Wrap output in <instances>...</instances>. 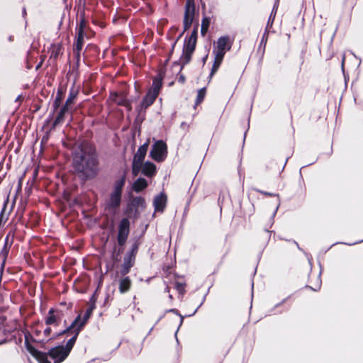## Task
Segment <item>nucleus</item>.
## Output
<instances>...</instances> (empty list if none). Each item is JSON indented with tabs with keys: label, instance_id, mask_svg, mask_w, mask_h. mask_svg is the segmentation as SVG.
Returning a JSON list of instances; mask_svg holds the SVG:
<instances>
[{
	"label": "nucleus",
	"instance_id": "c9c22d12",
	"mask_svg": "<svg viewBox=\"0 0 363 363\" xmlns=\"http://www.w3.org/2000/svg\"><path fill=\"white\" fill-rule=\"evenodd\" d=\"M142 164L133 161L132 163V172L134 176H137L140 171H142Z\"/></svg>",
	"mask_w": 363,
	"mask_h": 363
},
{
	"label": "nucleus",
	"instance_id": "2f4dec72",
	"mask_svg": "<svg viewBox=\"0 0 363 363\" xmlns=\"http://www.w3.org/2000/svg\"><path fill=\"white\" fill-rule=\"evenodd\" d=\"M92 313L93 312L91 311V309H86L82 319L81 318V320L79 321L80 323H79V325L78 328H79L82 330L84 329L88 320L90 318Z\"/></svg>",
	"mask_w": 363,
	"mask_h": 363
},
{
	"label": "nucleus",
	"instance_id": "f03ea898",
	"mask_svg": "<svg viewBox=\"0 0 363 363\" xmlns=\"http://www.w3.org/2000/svg\"><path fill=\"white\" fill-rule=\"evenodd\" d=\"M29 337H31V335L26 331L25 333V347L38 363H51L48 358V356L54 361V363H62L69 354L64 348V345L52 347L48 352L39 351L29 342Z\"/></svg>",
	"mask_w": 363,
	"mask_h": 363
},
{
	"label": "nucleus",
	"instance_id": "f8f14e48",
	"mask_svg": "<svg viewBox=\"0 0 363 363\" xmlns=\"http://www.w3.org/2000/svg\"><path fill=\"white\" fill-rule=\"evenodd\" d=\"M66 94V87L63 86H60L57 91V94L55 99L52 103V113L50 114L49 118L47 119L46 123H48L51 119L55 111L58 110L60 106H61V103L65 96Z\"/></svg>",
	"mask_w": 363,
	"mask_h": 363
},
{
	"label": "nucleus",
	"instance_id": "c756f323",
	"mask_svg": "<svg viewBox=\"0 0 363 363\" xmlns=\"http://www.w3.org/2000/svg\"><path fill=\"white\" fill-rule=\"evenodd\" d=\"M99 52V49L98 46L95 44H88L84 50V55H88L90 53L92 55H97Z\"/></svg>",
	"mask_w": 363,
	"mask_h": 363
},
{
	"label": "nucleus",
	"instance_id": "f704fd0d",
	"mask_svg": "<svg viewBox=\"0 0 363 363\" xmlns=\"http://www.w3.org/2000/svg\"><path fill=\"white\" fill-rule=\"evenodd\" d=\"M6 203H4L0 213V227L4 225L9 219V214L6 213Z\"/></svg>",
	"mask_w": 363,
	"mask_h": 363
},
{
	"label": "nucleus",
	"instance_id": "13d9d810",
	"mask_svg": "<svg viewBox=\"0 0 363 363\" xmlns=\"http://www.w3.org/2000/svg\"><path fill=\"white\" fill-rule=\"evenodd\" d=\"M40 58H41L40 62H44V60H45V55H41V56H40Z\"/></svg>",
	"mask_w": 363,
	"mask_h": 363
},
{
	"label": "nucleus",
	"instance_id": "1a4fd4ad",
	"mask_svg": "<svg viewBox=\"0 0 363 363\" xmlns=\"http://www.w3.org/2000/svg\"><path fill=\"white\" fill-rule=\"evenodd\" d=\"M86 35L82 34V28H79V31H75V36L73 43V53L77 60V65L78 66L81 57V52L84 44V38Z\"/></svg>",
	"mask_w": 363,
	"mask_h": 363
},
{
	"label": "nucleus",
	"instance_id": "09e8293b",
	"mask_svg": "<svg viewBox=\"0 0 363 363\" xmlns=\"http://www.w3.org/2000/svg\"><path fill=\"white\" fill-rule=\"evenodd\" d=\"M96 308V304L94 303H91L90 306L87 309H91V311L93 312V311Z\"/></svg>",
	"mask_w": 363,
	"mask_h": 363
},
{
	"label": "nucleus",
	"instance_id": "f257e3e1",
	"mask_svg": "<svg viewBox=\"0 0 363 363\" xmlns=\"http://www.w3.org/2000/svg\"><path fill=\"white\" fill-rule=\"evenodd\" d=\"M73 167L84 179H91L97 175L98 155L92 144L84 141L79 145V150L75 152L73 157Z\"/></svg>",
	"mask_w": 363,
	"mask_h": 363
},
{
	"label": "nucleus",
	"instance_id": "79ce46f5",
	"mask_svg": "<svg viewBox=\"0 0 363 363\" xmlns=\"http://www.w3.org/2000/svg\"><path fill=\"white\" fill-rule=\"evenodd\" d=\"M51 333L52 329L50 327H47L43 331V334L45 336V337H48L50 335Z\"/></svg>",
	"mask_w": 363,
	"mask_h": 363
},
{
	"label": "nucleus",
	"instance_id": "e433bc0d",
	"mask_svg": "<svg viewBox=\"0 0 363 363\" xmlns=\"http://www.w3.org/2000/svg\"><path fill=\"white\" fill-rule=\"evenodd\" d=\"M255 191H257V192H259L261 194H262L265 196H267V197H274V196H278V194H277L271 193V192H268V191H262V190H259V189H255Z\"/></svg>",
	"mask_w": 363,
	"mask_h": 363
},
{
	"label": "nucleus",
	"instance_id": "473e14b6",
	"mask_svg": "<svg viewBox=\"0 0 363 363\" xmlns=\"http://www.w3.org/2000/svg\"><path fill=\"white\" fill-rule=\"evenodd\" d=\"M206 94V87H203V88L200 89L198 91V94H197V96H196L195 104L196 105L201 104L203 102V101L204 100Z\"/></svg>",
	"mask_w": 363,
	"mask_h": 363
},
{
	"label": "nucleus",
	"instance_id": "bb28decb",
	"mask_svg": "<svg viewBox=\"0 0 363 363\" xmlns=\"http://www.w3.org/2000/svg\"><path fill=\"white\" fill-rule=\"evenodd\" d=\"M126 179L125 174H123L118 179L116 180L113 184V192L122 194L123 189L125 186Z\"/></svg>",
	"mask_w": 363,
	"mask_h": 363
},
{
	"label": "nucleus",
	"instance_id": "a18cd8bd",
	"mask_svg": "<svg viewBox=\"0 0 363 363\" xmlns=\"http://www.w3.org/2000/svg\"><path fill=\"white\" fill-rule=\"evenodd\" d=\"M16 344H21L22 342V335L19 334V337L16 340H13Z\"/></svg>",
	"mask_w": 363,
	"mask_h": 363
},
{
	"label": "nucleus",
	"instance_id": "de8ad7c7",
	"mask_svg": "<svg viewBox=\"0 0 363 363\" xmlns=\"http://www.w3.org/2000/svg\"><path fill=\"white\" fill-rule=\"evenodd\" d=\"M123 252V246H120L118 249H116V252L118 253L120 255Z\"/></svg>",
	"mask_w": 363,
	"mask_h": 363
},
{
	"label": "nucleus",
	"instance_id": "603ef678",
	"mask_svg": "<svg viewBox=\"0 0 363 363\" xmlns=\"http://www.w3.org/2000/svg\"><path fill=\"white\" fill-rule=\"evenodd\" d=\"M171 58L168 57L167 58V60L164 61V66H167V64L169 63V60H170Z\"/></svg>",
	"mask_w": 363,
	"mask_h": 363
},
{
	"label": "nucleus",
	"instance_id": "4d7b16f0",
	"mask_svg": "<svg viewBox=\"0 0 363 363\" xmlns=\"http://www.w3.org/2000/svg\"><path fill=\"white\" fill-rule=\"evenodd\" d=\"M27 68H28V69H31V68H32V65H31L28 62H27Z\"/></svg>",
	"mask_w": 363,
	"mask_h": 363
},
{
	"label": "nucleus",
	"instance_id": "9b49d317",
	"mask_svg": "<svg viewBox=\"0 0 363 363\" xmlns=\"http://www.w3.org/2000/svg\"><path fill=\"white\" fill-rule=\"evenodd\" d=\"M70 108L63 104L58 108L55 120L53 121L50 127V130H55L58 125H62L65 122L66 115L69 114Z\"/></svg>",
	"mask_w": 363,
	"mask_h": 363
},
{
	"label": "nucleus",
	"instance_id": "ea45409f",
	"mask_svg": "<svg viewBox=\"0 0 363 363\" xmlns=\"http://www.w3.org/2000/svg\"><path fill=\"white\" fill-rule=\"evenodd\" d=\"M120 255L118 253L116 252V248L115 247L114 248V250L112 253V259L113 260L114 262H119L120 260Z\"/></svg>",
	"mask_w": 363,
	"mask_h": 363
},
{
	"label": "nucleus",
	"instance_id": "bf43d9fd",
	"mask_svg": "<svg viewBox=\"0 0 363 363\" xmlns=\"http://www.w3.org/2000/svg\"><path fill=\"white\" fill-rule=\"evenodd\" d=\"M40 333V330H36L35 331V334L36 335H38Z\"/></svg>",
	"mask_w": 363,
	"mask_h": 363
},
{
	"label": "nucleus",
	"instance_id": "dca6fc26",
	"mask_svg": "<svg viewBox=\"0 0 363 363\" xmlns=\"http://www.w3.org/2000/svg\"><path fill=\"white\" fill-rule=\"evenodd\" d=\"M167 202V196L164 193L162 192L160 194L157 195L153 201V206L155 208V211L156 212H163Z\"/></svg>",
	"mask_w": 363,
	"mask_h": 363
},
{
	"label": "nucleus",
	"instance_id": "423d86ee",
	"mask_svg": "<svg viewBox=\"0 0 363 363\" xmlns=\"http://www.w3.org/2000/svg\"><path fill=\"white\" fill-rule=\"evenodd\" d=\"M195 9L196 6L194 0H186L185 4V11L183 21L184 30L179 36V38L191 26L194 18Z\"/></svg>",
	"mask_w": 363,
	"mask_h": 363
},
{
	"label": "nucleus",
	"instance_id": "8fccbe9b",
	"mask_svg": "<svg viewBox=\"0 0 363 363\" xmlns=\"http://www.w3.org/2000/svg\"><path fill=\"white\" fill-rule=\"evenodd\" d=\"M43 62L40 61V62L36 65L35 69L36 70L39 69L41 67V66L43 65Z\"/></svg>",
	"mask_w": 363,
	"mask_h": 363
},
{
	"label": "nucleus",
	"instance_id": "412c9836",
	"mask_svg": "<svg viewBox=\"0 0 363 363\" xmlns=\"http://www.w3.org/2000/svg\"><path fill=\"white\" fill-rule=\"evenodd\" d=\"M159 95L148 90L141 102V109H147L152 106Z\"/></svg>",
	"mask_w": 363,
	"mask_h": 363
},
{
	"label": "nucleus",
	"instance_id": "7c9ffc66",
	"mask_svg": "<svg viewBox=\"0 0 363 363\" xmlns=\"http://www.w3.org/2000/svg\"><path fill=\"white\" fill-rule=\"evenodd\" d=\"M131 205L135 208H138V207H145V200L142 196L134 197L131 201Z\"/></svg>",
	"mask_w": 363,
	"mask_h": 363
},
{
	"label": "nucleus",
	"instance_id": "680f3d73",
	"mask_svg": "<svg viewBox=\"0 0 363 363\" xmlns=\"http://www.w3.org/2000/svg\"><path fill=\"white\" fill-rule=\"evenodd\" d=\"M72 303H69V307L68 308H72Z\"/></svg>",
	"mask_w": 363,
	"mask_h": 363
},
{
	"label": "nucleus",
	"instance_id": "6e6552de",
	"mask_svg": "<svg viewBox=\"0 0 363 363\" xmlns=\"http://www.w3.org/2000/svg\"><path fill=\"white\" fill-rule=\"evenodd\" d=\"M130 233V221L127 218H123L119 223L117 235L118 245L124 246Z\"/></svg>",
	"mask_w": 363,
	"mask_h": 363
},
{
	"label": "nucleus",
	"instance_id": "7ed1b4c3",
	"mask_svg": "<svg viewBox=\"0 0 363 363\" xmlns=\"http://www.w3.org/2000/svg\"><path fill=\"white\" fill-rule=\"evenodd\" d=\"M198 28L199 23H197L195 25L190 36L189 38H186L184 40L182 54L179 58V60L175 61L172 64L173 67L180 65V69L177 74V80L182 84H184L186 82V77L184 74L182 73V71L184 66L191 62L192 55L196 49L198 38Z\"/></svg>",
	"mask_w": 363,
	"mask_h": 363
},
{
	"label": "nucleus",
	"instance_id": "6e6d98bb",
	"mask_svg": "<svg viewBox=\"0 0 363 363\" xmlns=\"http://www.w3.org/2000/svg\"><path fill=\"white\" fill-rule=\"evenodd\" d=\"M169 312H173V313H177V312H178V311H177V309H175V308H174V309H171V310H169Z\"/></svg>",
	"mask_w": 363,
	"mask_h": 363
},
{
	"label": "nucleus",
	"instance_id": "20e7f679",
	"mask_svg": "<svg viewBox=\"0 0 363 363\" xmlns=\"http://www.w3.org/2000/svg\"><path fill=\"white\" fill-rule=\"evenodd\" d=\"M140 242L136 240L131 246V249L128 252L123 258V263L121 265L120 274L121 276L128 274L131 268L134 266L136 259V255L138 252Z\"/></svg>",
	"mask_w": 363,
	"mask_h": 363
},
{
	"label": "nucleus",
	"instance_id": "a878e982",
	"mask_svg": "<svg viewBox=\"0 0 363 363\" xmlns=\"http://www.w3.org/2000/svg\"><path fill=\"white\" fill-rule=\"evenodd\" d=\"M148 186V183L146 181L145 179L140 177L137 179L133 184V190L136 192L139 193L142 191L143 190L145 189Z\"/></svg>",
	"mask_w": 363,
	"mask_h": 363
},
{
	"label": "nucleus",
	"instance_id": "2eb2a0df",
	"mask_svg": "<svg viewBox=\"0 0 363 363\" xmlns=\"http://www.w3.org/2000/svg\"><path fill=\"white\" fill-rule=\"evenodd\" d=\"M81 27L82 28V34L86 35V38H89L90 34H94L85 18L84 11L80 13L79 21L77 22L75 31L79 32Z\"/></svg>",
	"mask_w": 363,
	"mask_h": 363
},
{
	"label": "nucleus",
	"instance_id": "4468645a",
	"mask_svg": "<svg viewBox=\"0 0 363 363\" xmlns=\"http://www.w3.org/2000/svg\"><path fill=\"white\" fill-rule=\"evenodd\" d=\"M64 50V47L61 43L52 44L48 50L50 53L49 61L56 64L59 57L63 55Z\"/></svg>",
	"mask_w": 363,
	"mask_h": 363
},
{
	"label": "nucleus",
	"instance_id": "774afa93",
	"mask_svg": "<svg viewBox=\"0 0 363 363\" xmlns=\"http://www.w3.org/2000/svg\"><path fill=\"white\" fill-rule=\"evenodd\" d=\"M92 22H93V23H94V24H96V21H94V20Z\"/></svg>",
	"mask_w": 363,
	"mask_h": 363
},
{
	"label": "nucleus",
	"instance_id": "69168bd1",
	"mask_svg": "<svg viewBox=\"0 0 363 363\" xmlns=\"http://www.w3.org/2000/svg\"><path fill=\"white\" fill-rule=\"evenodd\" d=\"M60 305L66 306V303H61Z\"/></svg>",
	"mask_w": 363,
	"mask_h": 363
},
{
	"label": "nucleus",
	"instance_id": "6ab92c4d",
	"mask_svg": "<svg viewBox=\"0 0 363 363\" xmlns=\"http://www.w3.org/2000/svg\"><path fill=\"white\" fill-rule=\"evenodd\" d=\"M149 146V141L145 143L143 145L139 147L137 152L133 157V162L137 163L143 164L145 155L147 154Z\"/></svg>",
	"mask_w": 363,
	"mask_h": 363
},
{
	"label": "nucleus",
	"instance_id": "5701e85b",
	"mask_svg": "<svg viewBox=\"0 0 363 363\" xmlns=\"http://www.w3.org/2000/svg\"><path fill=\"white\" fill-rule=\"evenodd\" d=\"M122 194L111 192L108 201L107 203L108 207L113 209L118 208L121 203Z\"/></svg>",
	"mask_w": 363,
	"mask_h": 363
},
{
	"label": "nucleus",
	"instance_id": "0e129e2a",
	"mask_svg": "<svg viewBox=\"0 0 363 363\" xmlns=\"http://www.w3.org/2000/svg\"><path fill=\"white\" fill-rule=\"evenodd\" d=\"M166 291H169V286H167V287H166Z\"/></svg>",
	"mask_w": 363,
	"mask_h": 363
},
{
	"label": "nucleus",
	"instance_id": "a19ab883",
	"mask_svg": "<svg viewBox=\"0 0 363 363\" xmlns=\"http://www.w3.org/2000/svg\"><path fill=\"white\" fill-rule=\"evenodd\" d=\"M274 16H272V13H271L270 16H269V20H268V22H267V28L269 27V26H272L273 23H274Z\"/></svg>",
	"mask_w": 363,
	"mask_h": 363
},
{
	"label": "nucleus",
	"instance_id": "3c124183",
	"mask_svg": "<svg viewBox=\"0 0 363 363\" xmlns=\"http://www.w3.org/2000/svg\"><path fill=\"white\" fill-rule=\"evenodd\" d=\"M22 13H23V16H26L27 15V12H26V7H23V8Z\"/></svg>",
	"mask_w": 363,
	"mask_h": 363
},
{
	"label": "nucleus",
	"instance_id": "37998d69",
	"mask_svg": "<svg viewBox=\"0 0 363 363\" xmlns=\"http://www.w3.org/2000/svg\"><path fill=\"white\" fill-rule=\"evenodd\" d=\"M179 40V38L173 43L172 45V48L169 52V55H168V57L171 58L172 57V55L174 52V48H175V45L177 44V40Z\"/></svg>",
	"mask_w": 363,
	"mask_h": 363
},
{
	"label": "nucleus",
	"instance_id": "ddd939ff",
	"mask_svg": "<svg viewBox=\"0 0 363 363\" xmlns=\"http://www.w3.org/2000/svg\"><path fill=\"white\" fill-rule=\"evenodd\" d=\"M111 100L118 106L125 107L128 111L132 110L131 102L127 99L125 92H113L111 94Z\"/></svg>",
	"mask_w": 363,
	"mask_h": 363
},
{
	"label": "nucleus",
	"instance_id": "9d476101",
	"mask_svg": "<svg viewBox=\"0 0 363 363\" xmlns=\"http://www.w3.org/2000/svg\"><path fill=\"white\" fill-rule=\"evenodd\" d=\"M213 53L214 54V60L208 77L209 82L211 80L213 75L218 72L223 62L226 52L216 45L213 50Z\"/></svg>",
	"mask_w": 363,
	"mask_h": 363
},
{
	"label": "nucleus",
	"instance_id": "58836bf2",
	"mask_svg": "<svg viewBox=\"0 0 363 363\" xmlns=\"http://www.w3.org/2000/svg\"><path fill=\"white\" fill-rule=\"evenodd\" d=\"M16 340V335H11V337L10 338H4V340H1L0 346H1L2 345H4L6 343L10 342L13 340Z\"/></svg>",
	"mask_w": 363,
	"mask_h": 363
},
{
	"label": "nucleus",
	"instance_id": "4be33fe9",
	"mask_svg": "<svg viewBox=\"0 0 363 363\" xmlns=\"http://www.w3.org/2000/svg\"><path fill=\"white\" fill-rule=\"evenodd\" d=\"M157 173L156 165L149 161L142 164V174L147 177H153Z\"/></svg>",
	"mask_w": 363,
	"mask_h": 363
},
{
	"label": "nucleus",
	"instance_id": "a211bd4d",
	"mask_svg": "<svg viewBox=\"0 0 363 363\" xmlns=\"http://www.w3.org/2000/svg\"><path fill=\"white\" fill-rule=\"evenodd\" d=\"M133 282L131 279L125 275L118 280V291L121 294H126L130 291Z\"/></svg>",
	"mask_w": 363,
	"mask_h": 363
},
{
	"label": "nucleus",
	"instance_id": "0eeeda50",
	"mask_svg": "<svg viewBox=\"0 0 363 363\" xmlns=\"http://www.w3.org/2000/svg\"><path fill=\"white\" fill-rule=\"evenodd\" d=\"M64 316L65 313L62 310L58 308H50L48 315L45 318V323L47 325L58 326Z\"/></svg>",
	"mask_w": 363,
	"mask_h": 363
},
{
	"label": "nucleus",
	"instance_id": "c85d7f7f",
	"mask_svg": "<svg viewBox=\"0 0 363 363\" xmlns=\"http://www.w3.org/2000/svg\"><path fill=\"white\" fill-rule=\"evenodd\" d=\"M211 23V19L209 17H203L201 20V34L202 36H205L206 33L208 32L209 26Z\"/></svg>",
	"mask_w": 363,
	"mask_h": 363
},
{
	"label": "nucleus",
	"instance_id": "39448f33",
	"mask_svg": "<svg viewBox=\"0 0 363 363\" xmlns=\"http://www.w3.org/2000/svg\"><path fill=\"white\" fill-rule=\"evenodd\" d=\"M167 145L162 140H157L152 146L150 157L157 162L164 161L167 156Z\"/></svg>",
	"mask_w": 363,
	"mask_h": 363
},
{
	"label": "nucleus",
	"instance_id": "cd10ccee",
	"mask_svg": "<svg viewBox=\"0 0 363 363\" xmlns=\"http://www.w3.org/2000/svg\"><path fill=\"white\" fill-rule=\"evenodd\" d=\"M82 330H80L79 328H77L76 330V333H75V335H74L66 343V345L64 346V348L69 352L70 353L76 341H77V339L79 335V333H81Z\"/></svg>",
	"mask_w": 363,
	"mask_h": 363
},
{
	"label": "nucleus",
	"instance_id": "f3484780",
	"mask_svg": "<svg viewBox=\"0 0 363 363\" xmlns=\"http://www.w3.org/2000/svg\"><path fill=\"white\" fill-rule=\"evenodd\" d=\"M164 77V71L161 69L160 70L157 75L153 78L152 85L149 89L150 91L154 92L157 94H160V89L162 86V81Z\"/></svg>",
	"mask_w": 363,
	"mask_h": 363
},
{
	"label": "nucleus",
	"instance_id": "aec40b11",
	"mask_svg": "<svg viewBox=\"0 0 363 363\" xmlns=\"http://www.w3.org/2000/svg\"><path fill=\"white\" fill-rule=\"evenodd\" d=\"M80 320L81 314H79L68 327H67L65 330H62L57 335V337L63 336L68 333H72L73 335H75L76 330L79 325Z\"/></svg>",
	"mask_w": 363,
	"mask_h": 363
},
{
	"label": "nucleus",
	"instance_id": "052dcab7",
	"mask_svg": "<svg viewBox=\"0 0 363 363\" xmlns=\"http://www.w3.org/2000/svg\"><path fill=\"white\" fill-rule=\"evenodd\" d=\"M207 57H208V55H206V57L203 58V63H205V62H206V60L207 59Z\"/></svg>",
	"mask_w": 363,
	"mask_h": 363
},
{
	"label": "nucleus",
	"instance_id": "72a5a7b5",
	"mask_svg": "<svg viewBox=\"0 0 363 363\" xmlns=\"http://www.w3.org/2000/svg\"><path fill=\"white\" fill-rule=\"evenodd\" d=\"M186 284L185 282L175 281L174 289L178 291L179 294L183 296L186 294Z\"/></svg>",
	"mask_w": 363,
	"mask_h": 363
},
{
	"label": "nucleus",
	"instance_id": "393cba45",
	"mask_svg": "<svg viewBox=\"0 0 363 363\" xmlns=\"http://www.w3.org/2000/svg\"><path fill=\"white\" fill-rule=\"evenodd\" d=\"M79 94V88L75 86L74 84L70 88L69 96L64 104L67 106L69 107L74 104V101Z\"/></svg>",
	"mask_w": 363,
	"mask_h": 363
},
{
	"label": "nucleus",
	"instance_id": "b1692460",
	"mask_svg": "<svg viewBox=\"0 0 363 363\" xmlns=\"http://www.w3.org/2000/svg\"><path fill=\"white\" fill-rule=\"evenodd\" d=\"M232 45L233 40H230V38L228 35L220 37L218 39L216 44L217 46L224 50L225 52L229 51L231 49Z\"/></svg>",
	"mask_w": 363,
	"mask_h": 363
},
{
	"label": "nucleus",
	"instance_id": "c03bdc74",
	"mask_svg": "<svg viewBox=\"0 0 363 363\" xmlns=\"http://www.w3.org/2000/svg\"><path fill=\"white\" fill-rule=\"evenodd\" d=\"M277 7H278V2H276L274 4L273 9H272V11L271 12V13H272V16H276Z\"/></svg>",
	"mask_w": 363,
	"mask_h": 363
},
{
	"label": "nucleus",
	"instance_id": "e2e57ef3",
	"mask_svg": "<svg viewBox=\"0 0 363 363\" xmlns=\"http://www.w3.org/2000/svg\"><path fill=\"white\" fill-rule=\"evenodd\" d=\"M31 55V52L30 51L28 52V57H29V56Z\"/></svg>",
	"mask_w": 363,
	"mask_h": 363
},
{
	"label": "nucleus",
	"instance_id": "4c0bfd02",
	"mask_svg": "<svg viewBox=\"0 0 363 363\" xmlns=\"http://www.w3.org/2000/svg\"><path fill=\"white\" fill-rule=\"evenodd\" d=\"M268 35H269V33H268L267 30L266 29V30L264 31V34L262 35V40H261V42H260V46L262 45H264V48L266 46L267 38H268Z\"/></svg>",
	"mask_w": 363,
	"mask_h": 363
},
{
	"label": "nucleus",
	"instance_id": "864d4df0",
	"mask_svg": "<svg viewBox=\"0 0 363 363\" xmlns=\"http://www.w3.org/2000/svg\"><path fill=\"white\" fill-rule=\"evenodd\" d=\"M31 340L33 342H44L45 340H35V339H33L32 337H31Z\"/></svg>",
	"mask_w": 363,
	"mask_h": 363
},
{
	"label": "nucleus",
	"instance_id": "5fc2aeb1",
	"mask_svg": "<svg viewBox=\"0 0 363 363\" xmlns=\"http://www.w3.org/2000/svg\"><path fill=\"white\" fill-rule=\"evenodd\" d=\"M22 100H23V98H22V96L20 95V96H18L17 97V99H16V101H22Z\"/></svg>",
	"mask_w": 363,
	"mask_h": 363
},
{
	"label": "nucleus",
	"instance_id": "49530a36",
	"mask_svg": "<svg viewBox=\"0 0 363 363\" xmlns=\"http://www.w3.org/2000/svg\"><path fill=\"white\" fill-rule=\"evenodd\" d=\"M96 300H97V298L96 296V294H94L90 298V302L93 303H94L96 304Z\"/></svg>",
	"mask_w": 363,
	"mask_h": 363
},
{
	"label": "nucleus",
	"instance_id": "338daca9",
	"mask_svg": "<svg viewBox=\"0 0 363 363\" xmlns=\"http://www.w3.org/2000/svg\"><path fill=\"white\" fill-rule=\"evenodd\" d=\"M64 324L67 325V320H64Z\"/></svg>",
	"mask_w": 363,
	"mask_h": 363
}]
</instances>
